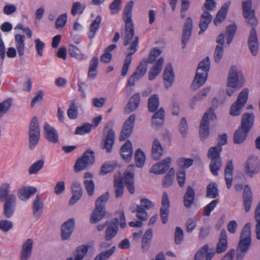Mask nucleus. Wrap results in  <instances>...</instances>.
<instances>
[{
    "label": "nucleus",
    "mask_w": 260,
    "mask_h": 260,
    "mask_svg": "<svg viewBox=\"0 0 260 260\" xmlns=\"http://www.w3.org/2000/svg\"><path fill=\"white\" fill-rule=\"evenodd\" d=\"M252 0H244L242 2V14L247 25L251 27L247 40V45L250 53L253 56L257 55L259 43L256 27L258 21L255 16L254 9L252 8Z\"/></svg>",
    "instance_id": "f257e3e1"
},
{
    "label": "nucleus",
    "mask_w": 260,
    "mask_h": 260,
    "mask_svg": "<svg viewBox=\"0 0 260 260\" xmlns=\"http://www.w3.org/2000/svg\"><path fill=\"white\" fill-rule=\"evenodd\" d=\"M210 67V61L208 56H206L199 62L196 75L191 85L192 90H197L205 83L207 79Z\"/></svg>",
    "instance_id": "f03ea898"
},
{
    "label": "nucleus",
    "mask_w": 260,
    "mask_h": 260,
    "mask_svg": "<svg viewBox=\"0 0 260 260\" xmlns=\"http://www.w3.org/2000/svg\"><path fill=\"white\" fill-rule=\"evenodd\" d=\"M118 214L119 217H115L110 221H107V226L105 230V238L108 240H112L117 235L119 230V224L122 229L126 227V224L123 211L119 212Z\"/></svg>",
    "instance_id": "7ed1b4c3"
},
{
    "label": "nucleus",
    "mask_w": 260,
    "mask_h": 260,
    "mask_svg": "<svg viewBox=\"0 0 260 260\" xmlns=\"http://www.w3.org/2000/svg\"><path fill=\"white\" fill-rule=\"evenodd\" d=\"M114 123L113 120L108 121L103 129V135L104 139L102 141L101 148L103 149H106L107 153H110L112 151L115 141V132L112 129Z\"/></svg>",
    "instance_id": "20e7f679"
},
{
    "label": "nucleus",
    "mask_w": 260,
    "mask_h": 260,
    "mask_svg": "<svg viewBox=\"0 0 260 260\" xmlns=\"http://www.w3.org/2000/svg\"><path fill=\"white\" fill-rule=\"evenodd\" d=\"M216 115L214 113V109L210 108L208 111L205 113L200 122V136L202 141L207 139L209 135V120L214 121L216 120Z\"/></svg>",
    "instance_id": "39448f33"
},
{
    "label": "nucleus",
    "mask_w": 260,
    "mask_h": 260,
    "mask_svg": "<svg viewBox=\"0 0 260 260\" xmlns=\"http://www.w3.org/2000/svg\"><path fill=\"white\" fill-rule=\"evenodd\" d=\"M108 200V196H100L95 201V208L92 212L90 221L91 223L99 222L106 213V204Z\"/></svg>",
    "instance_id": "423d86ee"
},
{
    "label": "nucleus",
    "mask_w": 260,
    "mask_h": 260,
    "mask_svg": "<svg viewBox=\"0 0 260 260\" xmlns=\"http://www.w3.org/2000/svg\"><path fill=\"white\" fill-rule=\"evenodd\" d=\"M251 224L247 223L243 228L240 237L237 251L247 252L251 244Z\"/></svg>",
    "instance_id": "0eeeda50"
},
{
    "label": "nucleus",
    "mask_w": 260,
    "mask_h": 260,
    "mask_svg": "<svg viewBox=\"0 0 260 260\" xmlns=\"http://www.w3.org/2000/svg\"><path fill=\"white\" fill-rule=\"evenodd\" d=\"M245 80L241 71H238L235 66H232L229 72L227 86L238 87L239 89L244 85Z\"/></svg>",
    "instance_id": "6e6552de"
},
{
    "label": "nucleus",
    "mask_w": 260,
    "mask_h": 260,
    "mask_svg": "<svg viewBox=\"0 0 260 260\" xmlns=\"http://www.w3.org/2000/svg\"><path fill=\"white\" fill-rule=\"evenodd\" d=\"M95 161L94 153L91 150L85 151L82 156L77 159L74 170L76 173L83 171L89 166L93 164Z\"/></svg>",
    "instance_id": "1a4fd4ad"
},
{
    "label": "nucleus",
    "mask_w": 260,
    "mask_h": 260,
    "mask_svg": "<svg viewBox=\"0 0 260 260\" xmlns=\"http://www.w3.org/2000/svg\"><path fill=\"white\" fill-rule=\"evenodd\" d=\"M28 136L29 148L32 150L38 144L40 137V129L37 117H34L30 122Z\"/></svg>",
    "instance_id": "9d476101"
},
{
    "label": "nucleus",
    "mask_w": 260,
    "mask_h": 260,
    "mask_svg": "<svg viewBox=\"0 0 260 260\" xmlns=\"http://www.w3.org/2000/svg\"><path fill=\"white\" fill-rule=\"evenodd\" d=\"M249 90L244 88L239 94L237 101L234 102L230 108V113L233 116L240 115L242 108L245 105L248 97Z\"/></svg>",
    "instance_id": "9b49d317"
},
{
    "label": "nucleus",
    "mask_w": 260,
    "mask_h": 260,
    "mask_svg": "<svg viewBox=\"0 0 260 260\" xmlns=\"http://www.w3.org/2000/svg\"><path fill=\"white\" fill-rule=\"evenodd\" d=\"M139 43V37H135L134 40L132 43L131 46L127 49L128 53L126 55L124 61V64L121 71V76H125L127 74L129 67L131 65L132 60V55L134 54L138 50Z\"/></svg>",
    "instance_id": "f8f14e48"
},
{
    "label": "nucleus",
    "mask_w": 260,
    "mask_h": 260,
    "mask_svg": "<svg viewBox=\"0 0 260 260\" xmlns=\"http://www.w3.org/2000/svg\"><path fill=\"white\" fill-rule=\"evenodd\" d=\"M0 200L5 202L4 216L7 218H10L14 214L16 206L15 196H0Z\"/></svg>",
    "instance_id": "ddd939ff"
},
{
    "label": "nucleus",
    "mask_w": 260,
    "mask_h": 260,
    "mask_svg": "<svg viewBox=\"0 0 260 260\" xmlns=\"http://www.w3.org/2000/svg\"><path fill=\"white\" fill-rule=\"evenodd\" d=\"M136 120L134 114H131L123 124L119 140L124 141L132 135Z\"/></svg>",
    "instance_id": "4468645a"
},
{
    "label": "nucleus",
    "mask_w": 260,
    "mask_h": 260,
    "mask_svg": "<svg viewBox=\"0 0 260 260\" xmlns=\"http://www.w3.org/2000/svg\"><path fill=\"white\" fill-rule=\"evenodd\" d=\"M192 26V19L190 17H188L186 18L183 27V33L182 35L181 40L182 49H184L186 47V45L190 38Z\"/></svg>",
    "instance_id": "2eb2a0df"
},
{
    "label": "nucleus",
    "mask_w": 260,
    "mask_h": 260,
    "mask_svg": "<svg viewBox=\"0 0 260 260\" xmlns=\"http://www.w3.org/2000/svg\"><path fill=\"white\" fill-rule=\"evenodd\" d=\"M171 162V157H167L161 161L153 165L150 170V172L155 174H164L169 168Z\"/></svg>",
    "instance_id": "dca6fc26"
},
{
    "label": "nucleus",
    "mask_w": 260,
    "mask_h": 260,
    "mask_svg": "<svg viewBox=\"0 0 260 260\" xmlns=\"http://www.w3.org/2000/svg\"><path fill=\"white\" fill-rule=\"evenodd\" d=\"M260 171V162L255 157L248 159L245 166V173L250 177L258 173Z\"/></svg>",
    "instance_id": "f3484780"
},
{
    "label": "nucleus",
    "mask_w": 260,
    "mask_h": 260,
    "mask_svg": "<svg viewBox=\"0 0 260 260\" xmlns=\"http://www.w3.org/2000/svg\"><path fill=\"white\" fill-rule=\"evenodd\" d=\"M125 22V31L123 38V45L127 46L134 36V25L133 20H123Z\"/></svg>",
    "instance_id": "a211bd4d"
},
{
    "label": "nucleus",
    "mask_w": 260,
    "mask_h": 260,
    "mask_svg": "<svg viewBox=\"0 0 260 260\" xmlns=\"http://www.w3.org/2000/svg\"><path fill=\"white\" fill-rule=\"evenodd\" d=\"M170 202L168 196H162L161 207L160 209V215L162 223L166 224L168 220Z\"/></svg>",
    "instance_id": "6ab92c4d"
},
{
    "label": "nucleus",
    "mask_w": 260,
    "mask_h": 260,
    "mask_svg": "<svg viewBox=\"0 0 260 260\" xmlns=\"http://www.w3.org/2000/svg\"><path fill=\"white\" fill-rule=\"evenodd\" d=\"M74 218L69 219L62 225L61 235L62 239L67 240L69 239L74 231Z\"/></svg>",
    "instance_id": "aec40b11"
},
{
    "label": "nucleus",
    "mask_w": 260,
    "mask_h": 260,
    "mask_svg": "<svg viewBox=\"0 0 260 260\" xmlns=\"http://www.w3.org/2000/svg\"><path fill=\"white\" fill-rule=\"evenodd\" d=\"M120 154L122 159L127 163L129 162L133 155L132 142L127 140L120 148Z\"/></svg>",
    "instance_id": "412c9836"
},
{
    "label": "nucleus",
    "mask_w": 260,
    "mask_h": 260,
    "mask_svg": "<svg viewBox=\"0 0 260 260\" xmlns=\"http://www.w3.org/2000/svg\"><path fill=\"white\" fill-rule=\"evenodd\" d=\"M45 138L49 142L56 143L58 142V134L57 131L48 123L45 122L44 125Z\"/></svg>",
    "instance_id": "4be33fe9"
},
{
    "label": "nucleus",
    "mask_w": 260,
    "mask_h": 260,
    "mask_svg": "<svg viewBox=\"0 0 260 260\" xmlns=\"http://www.w3.org/2000/svg\"><path fill=\"white\" fill-rule=\"evenodd\" d=\"M33 244L31 239H28L23 243L20 252V260H27L31 256Z\"/></svg>",
    "instance_id": "5701e85b"
},
{
    "label": "nucleus",
    "mask_w": 260,
    "mask_h": 260,
    "mask_svg": "<svg viewBox=\"0 0 260 260\" xmlns=\"http://www.w3.org/2000/svg\"><path fill=\"white\" fill-rule=\"evenodd\" d=\"M228 248V237L226 231L222 229L219 235L218 241L216 244L217 253L220 254L225 252Z\"/></svg>",
    "instance_id": "b1692460"
},
{
    "label": "nucleus",
    "mask_w": 260,
    "mask_h": 260,
    "mask_svg": "<svg viewBox=\"0 0 260 260\" xmlns=\"http://www.w3.org/2000/svg\"><path fill=\"white\" fill-rule=\"evenodd\" d=\"M175 75L171 63H168L165 67L163 78L165 81V85L167 88L171 87L174 81Z\"/></svg>",
    "instance_id": "393cba45"
},
{
    "label": "nucleus",
    "mask_w": 260,
    "mask_h": 260,
    "mask_svg": "<svg viewBox=\"0 0 260 260\" xmlns=\"http://www.w3.org/2000/svg\"><path fill=\"white\" fill-rule=\"evenodd\" d=\"M44 202L39 196H36L32 205L33 216L36 220H38L43 213Z\"/></svg>",
    "instance_id": "a878e982"
},
{
    "label": "nucleus",
    "mask_w": 260,
    "mask_h": 260,
    "mask_svg": "<svg viewBox=\"0 0 260 260\" xmlns=\"http://www.w3.org/2000/svg\"><path fill=\"white\" fill-rule=\"evenodd\" d=\"M140 95L139 93L134 94L130 99L124 108V113L128 114L136 110L139 107Z\"/></svg>",
    "instance_id": "bb28decb"
},
{
    "label": "nucleus",
    "mask_w": 260,
    "mask_h": 260,
    "mask_svg": "<svg viewBox=\"0 0 260 260\" xmlns=\"http://www.w3.org/2000/svg\"><path fill=\"white\" fill-rule=\"evenodd\" d=\"M255 117L253 113H245L242 115L240 127L249 132L253 126Z\"/></svg>",
    "instance_id": "cd10ccee"
},
{
    "label": "nucleus",
    "mask_w": 260,
    "mask_h": 260,
    "mask_svg": "<svg viewBox=\"0 0 260 260\" xmlns=\"http://www.w3.org/2000/svg\"><path fill=\"white\" fill-rule=\"evenodd\" d=\"M212 20V15L208 11H204L201 15L199 22V27L200 30L198 34L201 35L208 27L209 24L211 22Z\"/></svg>",
    "instance_id": "c85d7f7f"
},
{
    "label": "nucleus",
    "mask_w": 260,
    "mask_h": 260,
    "mask_svg": "<svg viewBox=\"0 0 260 260\" xmlns=\"http://www.w3.org/2000/svg\"><path fill=\"white\" fill-rule=\"evenodd\" d=\"M230 4V2L224 3L218 11L213 20V22L215 25H218L225 19Z\"/></svg>",
    "instance_id": "c756f323"
},
{
    "label": "nucleus",
    "mask_w": 260,
    "mask_h": 260,
    "mask_svg": "<svg viewBox=\"0 0 260 260\" xmlns=\"http://www.w3.org/2000/svg\"><path fill=\"white\" fill-rule=\"evenodd\" d=\"M92 178L93 175L91 173H84L83 184L88 195H93L94 191L95 185Z\"/></svg>",
    "instance_id": "7c9ffc66"
},
{
    "label": "nucleus",
    "mask_w": 260,
    "mask_h": 260,
    "mask_svg": "<svg viewBox=\"0 0 260 260\" xmlns=\"http://www.w3.org/2000/svg\"><path fill=\"white\" fill-rule=\"evenodd\" d=\"M164 59L162 57L159 58L156 60L154 65L151 68V71L148 73L149 80H153L162 70Z\"/></svg>",
    "instance_id": "2f4dec72"
},
{
    "label": "nucleus",
    "mask_w": 260,
    "mask_h": 260,
    "mask_svg": "<svg viewBox=\"0 0 260 260\" xmlns=\"http://www.w3.org/2000/svg\"><path fill=\"white\" fill-rule=\"evenodd\" d=\"M163 148L158 139H154L152 146L151 156L153 159L158 160L162 154Z\"/></svg>",
    "instance_id": "473e14b6"
},
{
    "label": "nucleus",
    "mask_w": 260,
    "mask_h": 260,
    "mask_svg": "<svg viewBox=\"0 0 260 260\" xmlns=\"http://www.w3.org/2000/svg\"><path fill=\"white\" fill-rule=\"evenodd\" d=\"M234 171V166L232 160L228 162L224 169V178L226 181V186L230 189L232 185L233 177V173Z\"/></svg>",
    "instance_id": "72a5a7b5"
},
{
    "label": "nucleus",
    "mask_w": 260,
    "mask_h": 260,
    "mask_svg": "<svg viewBox=\"0 0 260 260\" xmlns=\"http://www.w3.org/2000/svg\"><path fill=\"white\" fill-rule=\"evenodd\" d=\"M165 112L162 108L155 111L151 118V122L153 126L158 127L161 126L165 120Z\"/></svg>",
    "instance_id": "f704fd0d"
},
{
    "label": "nucleus",
    "mask_w": 260,
    "mask_h": 260,
    "mask_svg": "<svg viewBox=\"0 0 260 260\" xmlns=\"http://www.w3.org/2000/svg\"><path fill=\"white\" fill-rule=\"evenodd\" d=\"M15 46L20 56L24 55L25 49V36L23 35L17 34L15 36Z\"/></svg>",
    "instance_id": "c9c22d12"
},
{
    "label": "nucleus",
    "mask_w": 260,
    "mask_h": 260,
    "mask_svg": "<svg viewBox=\"0 0 260 260\" xmlns=\"http://www.w3.org/2000/svg\"><path fill=\"white\" fill-rule=\"evenodd\" d=\"M99 65V60L97 56H93L90 61L88 71V77L93 79L97 75V68Z\"/></svg>",
    "instance_id": "e433bc0d"
},
{
    "label": "nucleus",
    "mask_w": 260,
    "mask_h": 260,
    "mask_svg": "<svg viewBox=\"0 0 260 260\" xmlns=\"http://www.w3.org/2000/svg\"><path fill=\"white\" fill-rule=\"evenodd\" d=\"M147 64L148 62L146 58H143L137 67L136 71L133 73L134 75L137 76V80L142 78L146 73Z\"/></svg>",
    "instance_id": "4c0bfd02"
},
{
    "label": "nucleus",
    "mask_w": 260,
    "mask_h": 260,
    "mask_svg": "<svg viewBox=\"0 0 260 260\" xmlns=\"http://www.w3.org/2000/svg\"><path fill=\"white\" fill-rule=\"evenodd\" d=\"M249 132L239 127L234 134V142L238 144L242 143L246 139Z\"/></svg>",
    "instance_id": "58836bf2"
},
{
    "label": "nucleus",
    "mask_w": 260,
    "mask_h": 260,
    "mask_svg": "<svg viewBox=\"0 0 260 260\" xmlns=\"http://www.w3.org/2000/svg\"><path fill=\"white\" fill-rule=\"evenodd\" d=\"M159 101L157 94H153L148 100V109L150 112L153 113L158 108Z\"/></svg>",
    "instance_id": "ea45409f"
},
{
    "label": "nucleus",
    "mask_w": 260,
    "mask_h": 260,
    "mask_svg": "<svg viewBox=\"0 0 260 260\" xmlns=\"http://www.w3.org/2000/svg\"><path fill=\"white\" fill-rule=\"evenodd\" d=\"M102 21V17L100 15H98L93 21L90 25V31L88 34V36L90 39H92L96 32L100 28V24Z\"/></svg>",
    "instance_id": "a19ab883"
},
{
    "label": "nucleus",
    "mask_w": 260,
    "mask_h": 260,
    "mask_svg": "<svg viewBox=\"0 0 260 260\" xmlns=\"http://www.w3.org/2000/svg\"><path fill=\"white\" fill-rule=\"evenodd\" d=\"M134 159L137 167L142 168L144 165L146 157L144 152L141 149L139 148L136 151Z\"/></svg>",
    "instance_id": "79ce46f5"
},
{
    "label": "nucleus",
    "mask_w": 260,
    "mask_h": 260,
    "mask_svg": "<svg viewBox=\"0 0 260 260\" xmlns=\"http://www.w3.org/2000/svg\"><path fill=\"white\" fill-rule=\"evenodd\" d=\"M89 245L88 244L82 245L77 247L76 249V254L75 255V260H83L84 257L87 254Z\"/></svg>",
    "instance_id": "37998d69"
},
{
    "label": "nucleus",
    "mask_w": 260,
    "mask_h": 260,
    "mask_svg": "<svg viewBox=\"0 0 260 260\" xmlns=\"http://www.w3.org/2000/svg\"><path fill=\"white\" fill-rule=\"evenodd\" d=\"M114 182L115 195H122L123 193V185L121 174H119L118 176L115 175Z\"/></svg>",
    "instance_id": "c03bdc74"
},
{
    "label": "nucleus",
    "mask_w": 260,
    "mask_h": 260,
    "mask_svg": "<svg viewBox=\"0 0 260 260\" xmlns=\"http://www.w3.org/2000/svg\"><path fill=\"white\" fill-rule=\"evenodd\" d=\"M222 150V147L219 145L210 148L208 152V158L211 160L221 159L220 156Z\"/></svg>",
    "instance_id": "a18cd8bd"
},
{
    "label": "nucleus",
    "mask_w": 260,
    "mask_h": 260,
    "mask_svg": "<svg viewBox=\"0 0 260 260\" xmlns=\"http://www.w3.org/2000/svg\"><path fill=\"white\" fill-rule=\"evenodd\" d=\"M221 166L222 161L221 159L211 160L209 167L212 174L214 176H218V171L221 169Z\"/></svg>",
    "instance_id": "49530a36"
},
{
    "label": "nucleus",
    "mask_w": 260,
    "mask_h": 260,
    "mask_svg": "<svg viewBox=\"0 0 260 260\" xmlns=\"http://www.w3.org/2000/svg\"><path fill=\"white\" fill-rule=\"evenodd\" d=\"M134 2L129 1L125 6L123 10V20H132V9Z\"/></svg>",
    "instance_id": "de8ad7c7"
},
{
    "label": "nucleus",
    "mask_w": 260,
    "mask_h": 260,
    "mask_svg": "<svg viewBox=\"0 0 260 260\" xmlns=\"http://www.w3.org/2000/svg\"><path fill=\"white\" fill-rule=\"evenodd\" d=\"M175 175V171L173 168H171L165 176L162 184L165 187H169L172 185Z\"/></svg>",
    "instance_id": "09e8293b"
},
{
    "label": "nucleus",
    "mask_w": 260,
    "mask_h": 260,
    "mask_svg": "<svg viewBox=\"0 0 260 260\" xmlns=\"http://www.w3.org/2000/svg\"><path fill=\"white\" fill-rule=\"evenodd\" d=\"M134 165H130L125 171L124 175V181L125 183L134 182V172L132 171L135 168Z\"/></svg>",
    "instance_id": "8fccbe9b"
},
{
    "label": "nucleus",
    "mask_w": 260,
    "mask_h": 260,
    "mask_svg": "<svg viewBox=\"0 0 260 260\" xmlns=\"http://www.w3.org/2000/svg\"><path fill=\"white\" fill-rule=\"evenodd\" d=\"M116 246H112L110 249L104 251L97 255L93 260H107L114 252Z\"/></svg>",
    "instance_id": "3c124183"
},
{
    "label": "nucleus",
    "mask_w": 260,
    "mask_h": 260,
    "mask_svg": "<svg viewBox=\"0 0 260 260\" xmlns=\"http://www.w3.org/2000/svg\"><path fill=\"white\" fill-rule=\"evenodd\" d=\"M44 161L43 159H39L32 164L28 169L29 174H35L38 172L43 167Z\"/></svg>",
    "instance_id": "603ef678"
},
{
    "label": "nucleus",
    "mask_w": 260,
    "mask_h": 260,
    "mask_svg": "<svg viewBox=\"0 0 260 260\" xmlns=\"http://www.w3.org/2000/svg\"><path fill=\"white\" fill-rule=\"evenodd\" d=\"M255 219L257 222L255 230L256 238L260 240V200L255 210Z\"/></svg>",
    "instance_id": "864d4df0"
},
{
    "label": "nucleus",
    "mask_w": 260,
    "mask_h": 260,
    "mask_svg": "<svg viewBox=\"0 0 260 260\" xmlns=\"http://www.w3.org/2000/svg\"><path fill=\"white\" fill-rule=\"evenodd\" d=\"M69 118L71 119H75L78 115V110L75 102L72 101L67 111Z\"/></svg>",
    "instance_id": "5fc2aeb1"
},
{
    "label": "nucleus",
    "mask_w": 260,
    "mask_h": 260,
    "mask_svg": "<svg viewBox=\"0 0 260 260\" xmlns=\"http://www.w3.org/2000/svg\"><path fill=\"white\" fill-rule=\"evenodd\" d=\"M193 160L192 158H185L184 157L178 159L177 161V164L180 168L181 170H184L193 164Z\"/></svg>",
    "instance_id": "6e6d98bb"
},
{
    "label": "nucleus",
    "mask_w": 260,
    "mask_h": 260,
    "mask_svg": "<svg viewBox=\"0 0 260 260\" xmlns=\"http://www.w3.org/2000/svg\"><path fill=\"white\" fill-rule=\"evenodd\" d=\"M79 49L73 45H70L69 47V53L72 57L77 59L81 60L84 57V54L80 53Z\"/></svg>",
    "instance_id": "4d7b16f0"
},
{
    "label": "nucleus",
    "mask_w": 260,
    "mask_h": 260,
    "mask_svg": "<svg viewBox=\"0 0 260 260\" xmlns=\"http://www.w3.org/2000/svg\"><path fill=\"white\" fill-rule=\"evenodd\" d=\"M37 191L36 187L33 186H23L18 190V195H32Z\"/></svg>",
    "instance_id": "13d9d810"
},
{
    "label": "nucleus",
    "mask_w": 260,
    "mask_h": 260,
    "mask_svg": "<svg viewBox=\"0 0 260 260\" xmlns=\"http://www.w3.org/2000/svg\"><path fill=\"white\" fill-rule=\"evenodd\" d=\"M92 125L88 123H84L81 126L77 127L75 131V134L83 135L89 133L91 129Z\"/></svg>",
    "instance_id": "bf43d9fd"
},
{
    "label": "nucleus",
    "mask_w": 260,
    "mask_h": 260,
    "mask_svg": "<svg viewBox=\"0 0 260 260\" xmlns=\"http://www.w3.org/2000/svg\"><path fill=\"white\" fill-rule=\"evenodd\" d=\"M72 195H82L83 189L81 183L77 181H73L71 185Z\"/></svg>",
    "instance_id": "052dcab7"
},
{
    "label": "nucleus",
    "mask_w": 260,
    "mask_h": 260,
    "mask_svg": "<svg viewBox=\"0 0 260 260\" xmlns=\"http://www.w3.org/2000/svg\"><path fill=\"white\" fill-rule=\"evenodd\" d=\"M68 20V15L67 13H63L60 15L56 20L55 28L58 29L63 27L67 23Z\"/></svg>",
    "instance_id": "680f3d73"
},
{
    "label": "nucleus",
    "mask_w": 260,
    "mask_h": 260,
    "mask_svg": "<svg viewBox=\"0 0 260 260\" xmlns=\"http://www.w3.org/2000/svg\"><path fill=\"white\" fill-rule=\"evenodd\" d=\"M161 51L159 48H153L149 52L147 60V62L152 63L161 54Z\"/></svg>",
    "instance_id": "e2e57ef3"
},
{
    "label": "nucleus",
    "mask_w": 260,
    "mask_h": 260,
    "mask_svg": "<svg viewBox=\"0 0 260 260\" xmlns=\"http://www.w3.org/2000/svg\"><path fill=\"white\" fill-rule=\"evenodd\" d=\"M85 8V6H82L80 2H75L73 4L71 9V14L75 16L77 13L82 14Z\"/></svg>",
    "instance_id": "0e129e2a"
},
{
    "label": "nucleus",
    "mask_w": 260,
    "mask_h": 260,
    "mask_svg": "<svg viewBox=\"0 0 260 260\" xmlns=\"http://www.w3.org/2000/svg\"><path fill=\"white\" fill-rule=\"evenodd\" d=\"M223 55V47L221 45L216 46L214 52V59L216 63H219Z\"/></svg>",
    "instance_id": "69168bd1"
},
{
    "label": "nucleus",
    "mask_w": 260,
    "mask_h": 260,
    "mask_svg": "<svg viewBox=\"0 0 260 260\" xmlns=\"http://www.w3.org/2000/svg\"><path fill=\"white\" fill-rule=\"evenodd\" d=\"M121 3V0H114L110 5L109 9L111 14H115L119 11Z\"/></svg>",
    "instance_id": "338daca9"
},
{
    "label": "nucleus",
    "mask_w": 260,
    "mask_h": 260,
    "mask_svg": "<svg viewBox=\"0 0 260 260\" xmlns=\"http://www.w3.org/2000/svg\"><path fill=\"white\" fill-rule=\"evenodd\" d=\"M218 190L217 184L215 182L210 183L207 186L206 195H218Z\"/></svg>",
    "instance_id": "774afa93"
}]
</instances>
